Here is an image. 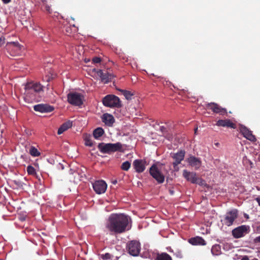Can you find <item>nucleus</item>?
<instances>
[{
    "mask_svg": "<svg viewBox=\"0 0 260 260\" xmlns=\"http://www.w3.org/2000/svg\"><path fill=\"white\" fill-rule=\"evenodd\" d=\"M254 241L255 242H260V236L256 237Z\"/></svg>",
    "mask_w": 260,
    "mask_h": 260,
    "instance_id": "nucleus-40",
    "label": "nucleus"
},
{
    "mask_svg": "<svg viewBox=\"0 0 260 260\" xmlns=\"http://www.w3.org/2000/svg\"><path fill=\"white\" fill-rule=\"evenodd\" d=\"M241 260H249V258L247 256H244L242 257Z\"/></svg>",
    "mask_w": 260,
    "mask_h": 260,
    "instance_id": "nucleus-42",
    "label": "nucleus"
},
{
    "mask_svg": "<svg viewBox=\"0 0 260 260\" xmlns=\"http://www.w3.org/2000/svg\"><path fill=\"white\" fill-rule=\"evenodd\" d=\"M103 105L110 108H121V102L119 98L113 94H108L105 96L102 100Z\"/></svg>",
    "mask_w": 260,
    "mask_h": 260,
    "instance_id": "nucleus-4",
    "label": "nucleus"
},
{
    "mask_svg": "<svg viewBox=\"0 0 260 260\" xmlns=\"http://www.w3.org/2000/svg\"><path fill=\"white\" fill-rule=\"evenodd\" d=\"M197 129H198V128H196L195 129H194V133H196L197 131Z\"/></svg>",
    "mask_w": 260,
    "mask_h": 260,
    "instance_id": "nucleus-50",
    "label": "nucleus"
},
{
    "mask_svg": "<svg viewBox=\"0 0 260 260\" xmlns=\"http://www.w3.org/2000/svg\"><path fill=\"white\" fill-rule=\"evenodd\" d=\"M72 126V122L70 121H68L63 123L58 128L57 131L58 135H61L64 132Z\"/></svg>",
    "mask_w": 260,
    "mask_h": 260,
    "instance_id": "nucleus-21",
    "label": "nucleus"
},
{
    "mask_svg": "<svg viewBox=\"0 0 260 260\" xmlns=\"http://www.w3.org/2000/svg\"><path fill=\"white\" fill-rule=\"evenodd\" d=\"M68 102L71 105L80 106L83 103L84 96L79 93L70 92L67 95Z\"/></svg>",
    "mask_w": 260,
    "mask_h": 260,
    "instance_id": "nucleus-5",
    "label": "nucleus"
},
{
    "mask_svg": "<svg viewBox=\"0 0 260 260\" xmlns=\"http://www.w3.org/2000/svg\"><path fill=\"white\" fill-rule=\"evenodd\" d=\"M128 253L133 256H137L141 249L140 243L137 241H132L127 244Z\"/></svg>",
    "mask_w": 260,
    "mask_h": 260,
    "instance_id": "nucleus-9",
    "label": "nucleus"
},
{
    "mask_svg": "<svg viewBox=\"0 0 260 260\" xmlns=\"http://www.w3.org/2000/svg\"><path fill=\"white\" fill-rule=\"evenodd\" d=\"M27 171L29 174L35 175L36 174V171L34 167L31 166H28L27 168Z\"/></svg>",
    "mask_w": 260,
    "mask_h": 260,
    "instance_id": "nucleus-30",
    "label": "nucleus"
},
{
    "mask_svg": "<svg viewBox=\"0 0 260 260\" xmlns=\"http://www.w3.org/2000/svg\"><path fill=\"white\" fill-rule=\"evenodd\" d=\"M85 144L86 146H91L92 145V143L89 138H85Z\"/></svg>",
    "mask_w": 260,
    "mask_h": 260,
    "instance_id": "nucleus-34",
    "label": "nucleus"
},
{
    "mask_svg": "<svg viewBox=\"0 0 260 260\" xmlns=\"http://www.w3.org/2000/svg\"><path fill=\"white\" fill-rule=\"evenodd\" d=\"M6 47L12 56L18 55L21 53L22 47L17 42H10L7 44Z\"/></svg>",
    "mask_w": 260,
    "mask_h": 260,
    "instance_id": "nucleus-10",
    "label": "nucleus"
},
{
    "mask_svg": "<svg viewBox=\"0 0 260 260\" xmlns=\"http://www.w3.org/2000/svg\"><path fill=\"white\" fill-rule=\"evenodd\" d=\"M186 161L187 162H201V161L198 158L194 157V156L189 154L187 155L186 158Z\"/></svg>",
    "mask_w": 260,
    "mask_h": 260,
    "instance_id": "nucleus-26",
    "label": "nucleus"
},
{
    "mask_svg": "<svg viewBox=\"0 0 260 260\" xmlns=\"http://www.w3.org/2000/svg\"><path fill=\"white\" fill-rule=\"evenodd\" d=\"M252 260H258V259L256 258H253Z\"/></svg>",
    "mask_w": 260,
    "mask_h": 260,
    "instance_id": "nucleus-51",
    "label": "nucleus"
},
{
    "mask_svg": "<svg viewBox=\"0 0 260 260\" xmlns=\"http://www.w3.org/2000/svg\"><path fill=\"white\" fill-rule=\"evenodd\" d=\"M41 2L43 3V5L46 4L47 3V0H41Z\"/></svg>",
    "mask_w": 260,
    "mask_h": 260,
    "instance_id": "nucleus-44",
    "label": "nucleus"
},
{
    "mask_svg": "<svg viewBox=\"0 0 260 260\" xmlns=\"http://www.w3.org/2000/svg\"><path fill=\"white\" fill-rule=\"evenodd\" d=\"M46 80L47 82H49L51 79V78L50 77H46Z\"/></svg>",
    "mask_w": 260,
    "mask_h": 260,
    "instance_id": "nucleus-45",
    "label": "nucleus"
},
{
    "mask_svg": "<svg viewBox=\"0 0 260 260\" xmlns=\"http://www.w3.org/2000/svg\"><path fill=\"white\" fill-rule=\"evenodd\" d=\"M244 217H245V218H246L247 219L249 218V216H248V214H244Z\"/></svg>",
    "mask_w": 260,
    "mask_h": 260,
    "instance_id": "nucleus-48",
    "label": "nucleus"
},
{
    "mask_svg": "<svg viewBox=\"0 0 260 260\" xmlns=\"http://www.w3.org/2000/svg\"><path fill=\"white\" fill-rule=\"evenodd\" d=\"M194 184H198L201 186H205L206 185V183H205L204 180L198 177L197 178Z\"/></svg>",
    "mask_w": 260,
    "mask_h": 260,
    "instance_id": "nucleus-31",
    "label": "nucleus"
},
{
    "mask_svg": "<svg viewBox=\"0 0 260 260\" xmlns=\"http://www.w3.org/2000/svg\"><path fill=\"white\" fill-rule=\"evenodd\" d=\"M240 132L242 134L244 137L247 140L255 142L256 139L255 137L252 134V132L244 125H241L240 127Z\"/></svg>",
    "mask_w": 260,
    "mask_h": 260,
    "instance_id": "nucleus-13",
    "label": "nucleus"
},
{
    "mask_svg": "<svg viewBox=\"0 0 260 260\" xmlns=\"http://www.w3.org/2000/svg\"><path fill=\"white\" fill-rule=\"evenodd\" d=\"M189 242L193 245H205L206 241L200 237L192 238L189 240Z\"/></svg>",
    "mask_w": 260,
    "mask_h": 260,
    "instance_id": "nucleus-20",
    "label": "nucleus"
},
{
    "mask_svg": "<svg viewBox=\"0 0 260 260\" xmlns=\"http://www.w3.org/2000/svg\"><path fill=\"white\" fill-rule=\"evenodd\" d=\"M155 260H172L171 257L166 253H162L157 255Z\"/></svg>",
    "mask_w": 260,
    "mask_h": 260,
    "instance_id": "nucleus-24",
    "label": "nucleus"
},
{
    "mask_svg": "<svg viewBox=\"0 0 260 260\" xmlns=\"http://www.w3.org/2000/svg\"><path fill=\"white\" fill-rule=\"evenodd\" d=\"M191 166L192 167H194L195 168H199V166L200 164H196V163H194V164H190Z\"/></svg>",
    "mask_w": 260,
    "mask_h": 260,
    "instance_id": "nucleus-39",
    "label": "nucleus"
},
{
    "mask_svg": "<svg viewBox=\"0 0 260 260\" xmlns=\"http://www.w3.org/2000/svg\"><path fill=\"white\" fill-rule=\"evenodd\" d=\"M101 61V59L98 57H93L92 59V62L95 63H100Z\"/></svg>",
    "mask_w": 260,
    "mask_h": 260,
    "instance_id": "nucleus-36",
    "label": "nucleus"
},
{
    "mask_svg": "<svg viewBox=\"0 0 260 260\" xmlns=\"http://www.w3.org/2000/svg\"><path fill=\"white\" fill-rule=\"evenodd\" d=\"M134 165L136 171L138 173L143 172L146 168L145 164H134Z\"/></svg>",
    "mask_w": 260,
    "mask_h": 260,
    "instance_id": "nucleus-25",
    "label": "nucleus"
},
{
    "mask_svg": "<svg viewBox=\"0 0 260 260\" xmlns=\"http://www.w3.org/2000/svg\"><path fill=\"white\" fill-rule=\"evenodd\" d=\"M172 138H173L172 136H170L168 137V139L169 140L171 141V140H172Z\"/></svg>",
    "mask_w": 260,
    "mask_h": 260,
    "instance_id": "nucleus-47",
    "label": "nucleus"
},
{
    "mask_svg": "<svg viewBox=\"0 0 260 260\" xmlns=\"http://www.w3.org/2000/svg\"><path fill=\"white\" fill-rule=\"evenodd\" d=\"M256 201H257V203H258V205L260 206V199H259V198H257V199H256Z\"/></svg>",
    "mask_w": 260,
    "mask_h": 260,
    "instance_id": "nucleus-46",
    "label": "nucleus"
},
{
    "mask_svg": "<svg viewBox=\"0 0 260 260\" xmlns=\"http://www.w3.org/2000/svg\"><path fill=\"white\" fill-rule=\"evenodd\" d=\"M34 109L35 111L48 113L53 111L54 108L53 106L47 104H38L34 106Z\"/></svg>",
    "mask_w": 260,
    "mask_h": 260,
    "instance_id": "nucleus-15",
    "label": "nucleus"
},
{
    "mask_svg": "<svg viewBox=\"0 0 260 260\" xmlns=\"http://www.w3.org/2000/svg\"><path fill=\"white\" fill-rule=\"evenodd\" d=\"M206 108L211 110L213 112L216 114H219L222 115L227 114L226 109L221 107L217 103L211 102L205 104Z\"/></svg>",
    "mask_w": 260,
    "mask_h": 260,
    "instance_id": "nucleus-8",
    "label": "nucleus"
},
{
    "mask_svg": "<svg viewBox=\"0 0 260 260\" xmlns=\"http://www.w3.org/2000/svg\"><path fill=\"white\" fill-rule=\"evenodd\" d=\"M44 86L40 83L29 82L25 85L24 92L25 98L30 99L31 100H34L36 99V93H39L43 91Z\"/></svg>",
    "mask_w": 260,
    "mask_h": 260,
    "instance_id": "nucleus-2",
    "label": "nucleus"
},
{
    "mask_svg": "<svg viewBox=\"0 0 260 260\" xmlns=\"http://www.w3.org/2000/svg\"><path fill=\"white\" fill-rule=\"evenodd\" d=\"M104 131L102 128L98 127L94 130L93 135L94 137L98 139L104 134Z\"/></svg>",
    "mask_w": 260,
    "mask_h": 260,
    "instance_id": "nucleus-23",
    "label": "nucleus"
},
{
    "mask_svg": "<svg viewBox=\"0 0 260 260\" xmlns=\"http://www.w3.org/2000/svg\"><path fill=\"white\" fill-rule=\"evenodd\" d=\"M133 162H135V163H136V162H142V160H139V159H135Z\"/></svg>",
    "mask_w": 260,
    "mask_h": 260,
    "instance_id": "nucleus-43",
    "label": "nucleus"
},
{
    "mask_svg": "<svg viewBox=\"0 0 260 260\" xmlns=\"http://www.w3.org/2000/svg\"><path fill=\"white\" fill-rule=\"evenodd\" d=\"M29 153L32 156H38L40 155V152L34 146H30L29 149Z\"/></svg>",
    "mask_w": 260,
    "mask_h": 260,
    "instance_id": "nucleus-27",
    "label": "nucleus"
},
{
    "mask_svg": "<svg viewBox=\"0 0 260 260\" xmlns=\"http://www.w3.org/2000/svg\"><path fill=\"white\" fill-rule=\"evenodd\" d=\"M170 192H171V194H173V191H171Z\"/></svg>",
    "mask_w": 260,
    "mask_h": 260,
    "instance_id": "nucleus-52",
    "label": "nucleus"
},
{
    "mask_svg": "<svg viewBox=\"0 0 260 260\" xmlns=\"http://www.w3.org/2000/svg\"><path fill=\"white\" fill-rule=\"evenodd\" d=\"M150 175L158 183H162L165 180V176L161 173L156 164H154L149 169Z\"/></svg>",
    "mask_w": 260,
    "mask_h": 260,
    "instance_id": "nucleus-6",
    "label": "nucleus"
},
{
    "mask_svg": "<svg viewBox=\"0 0 260 260\" xmlns=\"http://www.w3.org/2000/svg\"><path fill=\"white\" fill-rule=\"evenodd\" d=\"M11 0H2L4 3L8 4L11 2Z\"/></svg>",
    "mask_w": 260,
    "mask_h": 260,
    "instance_id": "nucleus-41",
    "label": "nucleus"
},
{
    "mask_svg": "<svg viewBox=\"0 0 260 260\" xmlns=\"http://www.w3.org/2000/svg\"><path fill=\"white\" fill-rule=\"evenodd\" d=\"M122 144L120 142L116 143H101L98 145V148L103 153H111L122 149Z\"/></svg>",
    "mask_w": 260,
    "mask_h": 260,
    "instance_id": "nucleus-3",
    "label": "nucleus"
},
{
    "mask_svg": "<svg viewBox=\"0 0 260 260\" xmlns=\"http://www.w3.org/2000/svg\"><path fill=\"white\" fill-rule=\"evenodd\" d=\"M118 90L122 93L127 100H131L132 97L134 95V93H132L130 91L120 89Z\"/></svg>",
    "mask_w": 260,
    "mask_h": 260,
    "instance_id": "nucleus-22",
    "label": "nucleus"
},
{
    "mask_svg": "<svg viewBox=\"0 0 260 260\" xmlns=\"http://www.w3.org/2000/svg\"><path fill=\"white\" fill-rule=\"evenodd\" d=\"M183 176L188 180L192 183H195L197 177L196 174L193 172H189L186 170L183 171Z\"/></svg>",
    "mask_w": 260,
    "mask_h": 260,
    "instance_id": "nucleus-19",
    "label": "nucleus"
},
{
    "mask_svg": "<svg viewBox=\"0 0 260 260\" xmlns=\"http://www.w3.org/2000/svg\"><path fill=\"white\" fill-rule=\"evenodd\" d=\"M237 210L233 209L228 212L224 217L221 219V221L223 224L227 226H230L233 224L234 220L237 218Z\"/></svg>",
    "mask_w": 260,
    "mask_h": 260,
    "instance_id": "nucleus-7",
    "label": "nucleus"
},
{
    "mask_svg": "<svg viewBox=\"0 0 260 260\" xmlns=\"http://www.w3.org/2000/svg\"><path fill=\"white\" fill-rule=\"evenodd\" d=\"M117 183V181L116 180H114V181H113V183L115 184L116 183Z\"/></svg>",
    "mask_w": 260,
    "mask_h": 260,
    "instance_id": "nucleus-49",
    "label": "nucleus"
},
{
    "mask_svg": "<svg viewBox=\"0 0 260 260\" xmlns=\"http://www.w3.org/2000/svg\"><path fill=\"white\" fill-rule=\"evenodd\" d=\"M185 154L186 152L184 150L180 149L176 152L171 153V156L175 161V162H181L184 159Z\"/></svg>",
    "mask_w": 260,
    "mask_h": 260,
    "instance_id": "nucleus-16",
    "label": "nucleus"
},
{
    "mask_svg": "<svg viewBox=\"0 0 260 260\" xmlns=\"http://www.w3.org/2000/svg\"><path fill=\"white\" fill-rule=\"evenodd\" d=\"M45 7V11L49 14H51L52 13V10L51 7L47 4L43 5Z\"/></svg>",
    "mask_w": 260,
    "mask_h": 260,
    "instance_id": "nucleus-33",
    "label": "nucleus"
},
{
    "mask_svg": "<svg viewBox=\"0 0 260 260\" xmlns=\"http://www.w3.org/2000/svg\"><path fill=\"white\" fill-rule=\"evenodd\" d=\"M102 257L103 259H109L111 258V255L108 253H107L104 255H103L102 256Z\"/></svg>",
    "mask_w": 260,
    "mask_h": 260,
    "instance_id": "nucleus-35",
    "label": "nucleus"
},
{
    "mask_svg": "<svg viewBox=\"0 0 260 260\" xmlns=\"http://www.w3.org/2000/svg\"><path fill=\"white\" fill-rule=\"evenodd\" d=\"M124 162L127 163V162H129L128 161H125Z\"/></svg>",
    "mask_w": 260,
    "mask_h": 260,
    "instance_id": "nucleus-53",
    "label": "nucleus"
},
{
    "mask_svg": "<svg viewBox=\"0 0 260 260\" xmlns=\"http://www.w3.org/2000/svg\"><path fill=\"white\" fill-rule=\"evenodd\" d=\"M5 39L4 36L2 34H0V46L4 44L5 42Z\"/></svg>",
    "mask_w": 260,
    "mask_h": 260,
    "instance_id": "nucleus-37",
    "label": "nucleus"
},
{
    "mask_svg": "<svg viewBox=\"0 0 260 260\" xmlns=\"http://www.w3.org/2000/svg\"><path fill=\"white\" fill-rule=\"evenodd\" d=\"M130 167L131 164H122L121 166V168L124 171H127Z\"/></svg>",
    "mask_w": 260,
    "mask_h": 260,
    "instance_id": "nucleus-32",
    "label": "nucleus"
},
{
    "mask_svg": "<svg viewBox=\"0 0 260 260\" xmlns=\"http://www.w3.org/2000/svg\"><path fill=\"white\" fill-rule=\"evenodd\" d=\"M94 190L98 194L104 193L107 189V185L103 180H98L92 184Z\"/></svg>",
    "mask_w": 260,
    "mask_h": 260,
    "instance_id": "nucleus-12",
    "label": "nucleus"
},
{
    "mask_svg": "<svg viewBox=\"0 0 260 260\" xmlns=\"http://www.w3.org/2000/svg\"><path fill=\"white\" fill-rule=\"evenodd\" d=\"M93 71L96 73L97 75L100 77L101 81L104 83H107L111 80L112 75L107 72H104L102 70H96L95 69H93Z\"/></svg>",
    "mask_w": 260,
    "mask_h": 260,
    "instance_id": "nucleus-14",
    "label": "nucleus"
},
{
    "mask_svg": "<svg viewBox=\"0 0 260 260\" xmlns=\"http://www.w3.org/2000/svg\"><path fill=\"white\" fill-rule=\"evenodd\" d=\"M249 230V226L248 225H243L234 229L232 234L235 238H239L247 234Z\"/></svg>",
    "mask_w": 260,
    "mask_h": 260,
    "instance_id": "nucleus-11",
    "label": "nucleus"
},
{
    "mask_svg": "<svg viewBox=\"0 0 260 260\" xmlns=\"http://www.w3.org/2000/svg\"><path fill=\"white\" fill-rule=\"evenodd\" d=\"M216 124L218 126L227 127L234 129L236 128V124L233 123L230 119L218 120Z\"/></svg>",
    "mask_w": 260,
    "mask_h": 260,
    "instance_id": "nucleus-17",
    "label": "nucleus"
},
{
    "mask_svg": "<svg viewBox=\"0 0 260 260\" xmlns=\"http://www.w3.org/2000/svg\"><path fill=\"white\" fill-rule=\"evenodd\" d=\"M211 252L213 255H218L220 253V247L218 245H215L212 246L211 249Z\"/></svg>",
    "mask_w": 260,
    "mask_h": 260,
    "instance_id": "nucleus-28",
    "label": "nucleus"
},
{
    "mask_svg": "<svg viewBox=\"0 0 260 260\" xmlns=\"http://www.w3.org/2000/svg\"><path fill=\"white\" fill-rule=\"evenodd\" d=\"M77 30V28L75 26V25H73L72 26H66V32L69 34H72V32H76Z\"/></svg>",
    "mask_w": 260,
    "mask_h": 260,
    "instance_id": "nucleus-29",
    "label": "nucleus"
},
{
    "mask_svg": "<svg viewBox=\"0 0 260 260\" xmlns=\"http://www.w3.org/2000/svg\"><path fill=\"white\" fill-rule=\"evenodd\" d=\"M102 121L108 126H112L115 122L114 117L110 114H104L102 117Z\"/></svg>",
    "mask_w": 260,
    "mask_h": 260,
    "instance_id": "nucleus-18",
    "label": "nucleus"
},
{
    "mask_svg": "<svg viewBox=\"0 0 260 260\" xmlns=\"http://www.w3.org/2000/svg\"><path fill=\"white\" fill-rule=\"evenodd\" d=\"M131 218L124 214H112L105 223V230L112 234H120L129 230Z\"/></svg>",
    "mask_w": 260,
    "mask_h": 260,
    "instance_id": "nucleus-1",
    "label": "nucleus"
},
{
    "mask_svg": "<svg viewBox=\"0 0 260 260\" xmlns=\"http://www.w3.org/2000/svg\"><path fill=\"white\" fill-rule=\"evenodd\" d=\"M160 131L164 133L167 132V128L164 126H160Z\"/></svg>",
    "mask_w": 260,
    "mask_h": 260,
    "instance_id": "nucleus-38",
    "label": "nucleus"
}]
</instances>
